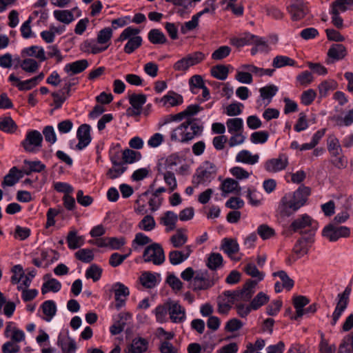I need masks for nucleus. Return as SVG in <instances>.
Wrapping results in <instances>:
<instances>
[{
  "mask_svg": "<svg viewBox=\"0 0 353 353\" xmlns=\"http://www.w3.org/2000/svg\"><path fill=\"white\" fill-rule=\"evenodd\" d=\"M319 227L318 223L307 214L298 216L283 233L290 236L293 232L307 234L300 238L294 247V252L297 254L304 255L308 252V245L314 242V236Z\"/></svg>",
  "mask_w": 353,
  "mask_h": 353,
  "instance_id": "f257e3e1",
  "label": "nucleus"
},
{
  "mask_svg": "<svg viewBox=\"0 0 353 353\" xmlns=\"http://www.w3.org/2000/svg\"><path fill=\"white\" fill-rule=\"evenodd\" d=\"M310 194V189L301 185L293 194L285 195L282 198L279 207L281 213L285 216H290L305 204Z\"/></svg>",
  "mask_w": 353,
  "mask_h": 353,
  "instance_id": "f03ea898",
  "label": "nucleus"
},
{
  "mask_svg": "<svg viewBox=\"0 0 353 353\" xmlns=\"http://www.w3.org/2000/svg\"><path fill=\"white\" fill-rule=\"evenodd\" d=\"M216 171V166L213 163L208 161L203 162L194 174L192 183L195 185H208L215 178Z\"/></svg>",
  "mask_w": 353,
  "mask_h": 353,
  "instance_id": "7ed1b4c3",
  "label": "nucleus"
},
{
  "mask_svg": "<svg viewBox=\"0 0 353 353\" xmlns=\"http://www.w3.org/2000/svg\"><path fill=\"white\" fill-rule=\"evenodd\" d=\"M143 258L145 262H152L156 265H161L165 260L163 249L157 243H153L145 248Z\"/></svg>",
  "mask_w": 353,
  "mask_h": 353,
  "instance_id": "20e7f679",
  "label": "nucleus"
},
{
  "mask_svg": "<svg viewBox=\"0 0 353 353\" xmlns=\"http://www.w3.org/2000/svg\"><path fill=\"white\" fill-rule=\"evenodd\" d=\"M352 292L351 286L347 285L342 293H339L336 297V306L332 314L331 325L334 326L343 312L347 307L350 295Z\"/></svg>",
  "mask_w": 353,
  "mask_h": 353,
  "instance_id": "39448f33",
  "label": "nucleus"
},
{
  "mask_svg": "<svg viewBox=\"0 0 353 353\" xmlns=\"http://www.w3.org/2000/svg\"><path fill=\"white\" fill-rule=\"evenodd\" d=\"M43 136L40 132L36 130L27 132L26 138L22 141L21 145L27 152L36 153L42 145Z\"/></svg>",
  "mask_w": 353,
  "mask_h": 353,
  "instance_id": "423d86ee",
  "label": "nucleus"
},
{
  "mask_svg": "<svg viewBox=\"0 0 353 353\" xmlns=\"http://www.w3.org/2000/svg\"><path fill=\"white\" fill-rule=\"evenodd\" d=\"M204 59L205 54L203 52H194L177 61L173 65V68L175 71L186 72L191 66L201 63Z\"/></svg>",
  "mask_w": 353,
  "mask_h": 353,
  "instance_id": "0eeeda50",
  "label": "nucleus"
},
{
  "mask_svg": "<svg viewBox=\"0 0 353 353\" xmlns=\"http://www.w3.org/2000/svg\"><path fill=\"white\" fill-rule=\"evenodd\" d=\"M350 229L346 226L336 227L332 223L326 225L322 232V235L330 241H336L342 237H348Z\"/></svg>",
  "mask_w": 353,
  "mask_h": 353,
  "instance_id": "6e6552de",
  "label": "nucleus"
},
{
  "mask_svg": "<svg viewBox=\"0 0 353 353\" xmlns=\"http://www.w3.org/2000/svg\"><path fill=\"white\" fill-rule=\"evenodd\" d=\"M288 157L286 154H280L276 158H272L265 161V170L270 173H276L285 170L288 165Z\"/></svg>",
  "mask_w": 353,
  "mask_h": 353,
  "instance_id": "1a4fd4ad",
  "label": "nucleus"
},
{
  "mask_svg": "<svg viewBox=\"0 0 353 353\" xmlns=\"http://www.w3.org/2000/svg\"><path fill=\"white\" fill-rule=\"evenodd\" d=\"M111 291L114 294L116 303L115 308L119 310L125 305V301L130 294V290L128 287L120 282H117L112 285Z\"/></svg>",
  "mask_w": 353,
  "mask_h": 353,
  "instance_id": "9d476101",
  "label": "nucleus"
},
{
  "mask_svg": "<svg viewBox=\"0 0 353 353\" xmlns=\"http://www.w3.org/2000/svg\"><path fill=\"white\" fill-rule=\"evenodd\" d=\"M169 318L172 323H181L186 319L185 309L176 301H168Z\"/></svg>",
  "mask_w": 353,
  "mask_h": 353,
  "instance_id": "9b49d317",
  "label": "nucleus"
},
{
  "mask_svg": "<svg viewBox=\"0 0 353 353\" xmlns=\"http://www.w3.org/2000/svg\"><path fill=\"white\" fill-rule=\"evenodd\" d=\"M257 281L248 280L241 290H236L235 303L250 301L255 292Z\"/></svg>",
  "mask_w": 353,
  "mask_h": 353,
  "instance_id": "f8f14e48",
  "label": "nucleus"
},
{
  "mask_svg": "<svg viewBox=\"0 0 353 353\" xmlns=\"http://www.w3.org/2000/svg\"><path fill=\"white\" fill-rule=\"evenodd\" d=\"M192 134L188 132L186 125L183 122L170 132V141L186 143L192 140Z\"/></svg>",
  "mask_w": 353,
  "mask_h": 353,
  "instance_id": "ddd939ff",
  "label": "nucleus"
},
{
  "mask_svg": "<svg viewBox=\"0 0 353 353\" xmlns=\"http://www.w3.org/2000/svg\"><path fill=\"white\" fill-rule=\"evenodd\" d=\"M77 137L79 142L76 145V148L78 150H82L87 147L91 141L90 126L88 124L81 125L77 130Z\"/></svg>",
  "mask_w": 353,
  "mask_h": 353,
  "instance_id": "4468645a",
  "label": "nucleus"
},
{
  "mask_svg": "<svg viewBox=\"0 0 353 353\" xmlns=\"http://www.w3.org/2000/svg\"><path fill=\"white\" fill-rule=\"evenodd\" d=\"M214 285V283L209 280L206 271H198L195 273L193 279V287L195 290H205Z\"/></svg>",
  "mask_w": 353,
  "mask_h": 353,
  "instance_id": "2eb2a0df",
  "label": "nucleus"
},
{
  "mask_svg": "<svg viewBox=\"0 0 353 353\" xmlns=\"http://www.w3.org/2000/svg\"><path fill=\"white\" fill-rule=\"evenodd\" d=\"M148 348V341L141 337L134 338L124 350L125 353H143Z\"/></svg>",
  "mask_w": 353,
  "mask_h": 353,
  "instance_id": "dca6fc26",
  "label": "nucleus"
},
{
  "mask_svg": "<svg viewBox=\"0 0 353 353\" xmlns=\"http://www.w3.org/2000/svg\"><path fill=\"white\" fill-rule=\"evenodd\" d=\"M290 12L293 21H299L309 13V8L303 0H297L295 3L291 6Z\"/></svg>",
  "mask_w": 353,
  "mask_h": 353,
  "instance_id": "f3484780",
  "label": "nucleus"
},
{
  "mask_svg": "<svg viewBox=\"0 0 353 353\" xmlns=\"http://www.w3.org/2000/svg\"><path fill=\"white\" fill-rule=\"evenodd\" d=\"M192 252V250L190 245L185 246L182 251H171L169 253V261L172 265H179L185 261L190 256Z\"/></svg>",
  "mask_w": 353,
  "mask_h": 353,
  "instance_id": "a211bd4d",
  "label": "nucleus"
},
{
  "mask_svg": "<svg viewBox=\"0 0 353 353\" xmlns=\"http://www.w3.org/2000/svg\"><path fill=\"white\" fill-rule=\"evenodd\" d=\"M146 99V95L143 94H132L129 97V103L132 107V115L141 114L142 106L145 103Z\"/></svg>",
  "mask_w": 353,
  "mask_h": 353,
  "instance_id": "6ab92c4d",
  "label": "nucleus"
},
{
  "mask_svg": "<svg viewBox=\"0 0 353 353\" xmlns=\"http://www.w3.org/2000/svg\"><path fill=\"white\" fill-rule=\"evenodd\" d=\"M129 313H120L114 317V324L110 327V332L113 335L120 334L124 329L127 321L130 319Z\"/></svg>",
  "mask_w": 353,
  "mask_h": 353,
  "instance_id": "aec40b11",
  "label": "nucleus"
},
{
  "mask_svg": "<svg viewBox=\"0 0 353 353\" xmlns=\"http://www.w3.org/2000/svg\"><path fill=\"white\" fill-rule=\"evenodd\" d=\"M178 215L173 211H166L159 219V222L164 225L167 232L174 230L176 228Z\"/></svg>",
  "mask_w": 353,
  "mask_h": 353,
  "instance_id": "412c9836",
  "label": "nucleus"
},
{
  "mask_svg": "<svg viewBox=\"0 0 353 353\" xmlns=\"http://www.w3.org/2000/svg\"><path fill=\"white\" fill-rule=\"evenodd\" d=\"M23 176V171L17 167H12L9 172L4 176L2 185L5 186H13Z\"/></svg>",
  "mask_w": 353,
  "mask_h": 353,
  "instance_id": "4be33fe9",
  "label": "nucleus"
},
{
  "mask_svg": "<svg viewBox=\"0 0 353 353\" xmlns=\"http://www.w3.org/2000/svg\"><path fill=\"white\" fill-rule=\"evenodd\" d=\"M88 61L86 59H81L66 64L63 70L69 75H74L83 72L88 68Z\"/></svg>",
  "mask_w": 353,
  "mask_h": 353,
  "instance_id": "5701e85b",
  "label": "nucleus"
},
{
  "mask_svg": "<svg viewBox=\"0 0 353 353\" xmlns=\"http://www.w3.org/2000/svg\"><path fill=\"white\" fill-rule=\"evenodd\" d=\"M210 9L205 8L203 10L199 12L196 14L192 17L190 21L185 22L181 28V32L182 34H186L188 32L193 30L199 25V18L204 14L209 13Z\"/></svg>",
  "mask_w": 353,
  "mask_h": 353,
  "instance_id": "b1692460",
  "label": "nucleus"
},
{
  "mask_svg": "<svg viewBox=\"0 0 353 353\" xmlns=\"http://www.w3.org/2000/svg\"><path fill=\"white\" fill-rule=\"evenodd\" d=\"M46 165L40 161H23V165L21 171L23 175H30L32 172H40L45 170Z\"/></svg>",
  "mask_w": 353,
  "mask_h": 353,
  "instance_id": "393cba45",
  "label": "nucleus"
},
{
  "mask_svg": "<svg viewBox=\"0 0 353 353\" xmlns=\"http://www.w3.org/2000/svg\"><path fill=\"white\" fill-rule=\"evenodd\" d=\"M57 345L61 348L63 353H75L76 342L70 336L64 337L60 334L58 336Z\"/></svg>",
  "mask_w": 353,
  "mask_h": 353,
  "instance_id": "a878e982",
  "label": "nucleus"
},
{
  "mask_svg": "<svg viewBox=\"0 0 353 353\" xmlns=\"http://www.w3.org/2000/svg\"><path fill=\"white\" fill-rule=\"evenodd\" d=\"M347 54L346 48L339 43L332 44L327 51V56L333 61L343 59Z\"/></svg>",
  "mask_w": 353,
  "mask_h": 353,
  "instance_id": "bb28decb",
  "label": "nucleus"
},
{
  "mask_svg": "<svg viewBox=\"0 0 353 353\" xmlns=\"http://www.w3.org/2000/svg\"><path fill=\"white\" fill-rule=\"evenodd\" d=\"M221 249L232 259V255L239 252V245L236 240L225 238L222 240Z\"/></svg>",
  "mask_w": 353,
  "mask_h": 353,
  "instance_id": "cd10ccee",
  "label": "nucleus"
},
{
  "mask_svg": "<svg viewBox=\"0 0 353 353\" xmlns=\"http://www.w3.org/2000/svg\"><path fill=\"white\" fill-rule=\"evenodd\" d=\"M259 159V155L252 154L251 152L247 150L240 151L236 156V161L246 163L249 165L256 164Z\"/></svg>",
  "mask_w": 353,
  "mask_h": 353,
  "instance_id": "c85d7f7f",
  "label": "nucleus"
},
{
  "mask_svg": "<svg viewBox=\"0 0 353 353\" xmlns=\"http://www.w3.org/2000/svg\"><path fill=\"white\" fill-rule=\"evenodd\" d=\"M256 41H258L257 36L250 32H245L240 37L232 39L231 43L232 45L240 48L245 45L254 44Z\"/></svg>",
  "mask_w": 353,
  "mask_h": 353,
  "instance_id": "c756f323",
  "label": "nucleus"
},
{
  "mask_svg": "<svg viewBox=\"0 0 353 353\" xmlns=\"http://www.w3.org/2000/svg\"><path fill=\"white\" fill-rule=\"evenodd\" d=\"M107 45L105 47H100L97 41L93 39L86 40L81 45V50L83 52H90L92 54H98L102 52L108 48Z\"/></svg>",
  "mask_w": 353,
  "mask_h": 353,
  "instance_id": "7c9ffc66",
  "label": "nucleus"
},
{
  "mask_svg": "<svg viewBox=\"0 0 353 353\" xmlns=\"http://www.w3.org/2000/svg\"><path fill=\"white\" fill-rule=\"evenodd\" d=\"M18 130V125L10 117H1V131L9 134H13Z\"/></svg>",
  "mask_w": 353,
  "mask_h": 353,
  "instance_id": "2f4dec72",
  "label": "nucleus"
},
{
  "mask_svg": "<svg viewBox=\"0 0 353 353\" xmlns=\"http://www.w3.org/2000/svg\"><path fill=\"white\" fill-rule=\"evenodd\" d=\"M327 150L332 156L338 157L342 152L339 140L334 135H330L327 140Z\"/></svg>",
  "mask_w": 353,
  "mask_h": 353,
  "instance_id": "473e14b6",
  "label": "nucleus"
},
{
  "mask_svg": "<svg viewBox=\"0 0 353 353\" xmlns=\"http://www.w3.org/2000/svg\"><path fill=\"white\" fill-rule=\"evenodd\" d=\"M221 190L224 193L228 194L236 192V193L239 194L241 191V187L236 181L231 178H228L223 181L221 185Z\"/></svg>",
  "mask_w": 353,
  "mask_h": 353,
  "instance_id": "72a5a7b5",
  "label": "nucleus"
},
{
  "mask_svg": "<svg viewBox=\"0 0 353 353\" xmlns=\"http://www.w3.org/2000/svg\"><path fill=\"white\" fill-rule=\"evenodd\" d=\"M23 52L27 56L34 57L38 59L40 61H43L46 59L44 49L41 46H32L25 48Z\"/></svg>",
  "mask_w": 353,
  "mask_h": 353,
  "instance_id": "f704fd0d",
  "label": "nucleus"
},
{
  "mask_svg": "<svg viewBox=\"0 0 353 353\" xmlns=\"http://www.w3.org/2000/svg\"><path fill=\"white\" fill-rule=\"evenodd\" d=\"M43 314L46 316L44 319L46 321H50L57 312V306L54 301L48 300L41 305Z\"/></svg>",
  "mask_w": 353,
  "mask_h": 353,
  "instance_id": "c9c22d12",
  "label": "nucleus"
},
{
  "mask_svg": "<svg viewBox=\"0 0 353 353\" xmlns=\"http://www.w3.org/2000/svg\"><path fill=\"white\" fill-rule=\"evenodd\" d=\"M185 125H186V130L188 132H190L192 134V139L195 137L200 136L203 130V127L201 125H199L198 123L195 121V119H188L183 122Z\"/></svg>",
  "mask_w": 353,
  "mask_h": 353,
  "instance_id": "e433bc0d",
  "label": "nucleus"
},
{
  "mask_svg": "<svg viewBox=\"0 0 353 353\" xmlns=\"http://www.w3.org/2000/svg\"><path fill=\"white\" fill-rule=\"evenodd\" d=\"M153 313L155 314L157 322L162 323L168 321L167 314H169L168 301L163 305H158Z\"/></svg>",
  "mask_w": 353,
  "mask_h": 353,
  "instance_id": "4c0bfd02",
  "label": "nucleus"
},
{
  "mask_svg": "<svg viewBox=\"0 0 353 353\" xmlns=\"http://www.w3.org/2000/svg\"><path fill=\"white\" fill-rule=\"evenodd\" d=\"M148 40L153 44H163L167 42L165 34L159 29H152L148 34Z\"/></svg>",
  "mask_w": 353,
  "mask_h": 353,
  "instance_id": "58836bf2",
  "label": "nucleus"
},
{
  "mask_svg": "<svg viewBox=\"0 0 353 353\" xmlns=\"http://www.w3.org/2000/svg\"><path fill=\"white\" fill-rule=\"evenodd\" d=\"M61 288V283L55 279H50L44 282L41 287V293L45 294L50 291L59 292Z\"/></svg>",
  "mask_w": 353,
  "mask_h": 353,
  "instance_id": "ea45409f",
  "label": "nucleus"
},
{
  "mask_svg": "<svg viewBox=\"0 0 353 353\" xmlns=\"http://www.w3.org/2000/svg\"><path fill=\"white\" fill-rule=\"evenodd\" d=\"M184 232H185L184 229H178L176 234L171 236L170 241L174 248H180L187 242L188 236Z\"/></svg>",
  "mask_w": 353,
  "mask_h": 353,
  "instance_id": "a19ab883",
  "label": "nucleus"
},
{
  "mask_svg": "<svg viewBox=\"0 0 353 353\" xmlns=\"http://www.w3.org/2000/svg\"><path fill=\"white\" fill-rule=\"evenodd\" d=\"M228 131L230 134L240 132L243 130V121L241 118L229 119L226 121Z\"/></svg>",
  "mask_w": 353,
  "mask_h": 353,
  "instance_id": "79ce46f5",
  "label": "nucleus"
},
{
  "mask_svg": "<svg viewBox=\"0 0 353 353\" xmlns=\"http://www.w3.org/2000/svg\"><path fill=\"white\" fill-rule=\"evenodd\" d=\"M308 299L303 296H298L294 299V305L296 308V314L294 319L301 317L304 314L303 307L308 303Z\"/></svg>",
  "mask_w": 353,
  "mask_h": 353,
  "instance_id": "37998d69",
  "label": "nucleus"
},
{
  "mask_svg": "<svg viewBox=\"0 0 353 353\" xmlns=\"http://www.w3.org/2000/svg\"><path fill=\"white\" fill-rule=\"evenodd\" d=\"M140 282L146 288H152L157 284L156 274L151 272H144L140 276Z\"/></svg>",
  "mask_w": 353,
  "mask_h": 353,
  "instance_id": "c03bdc74",
  "label": "nucleus"
},
{
  "mask_svg": "<svg viewBox=\"0 0 353 353\" xmlns=\"http://www.w3.org/2000/svg\"><path fill=\"white\" fill-rule=\"evenodd\" d=\"M67 242L70 249L74 250L83 244L82 236H78L76 231H70L67 237Z\"/></svg>",
  "mask_w": 353,
  "mask_h": 353,
  "instance_id": "a18cd8bd",
  "label": "nucleus"
},
{
  "mask_svg": "<svg viewBox=\"0 0 353 353\" xmlns=\"http://www.w3.org/2000/svg\"><path fill=\"white\" fill-rule=\"evenodd\" d=\"M161 101H163L164 104L169 103L171 106H176L183 103V97L181 95L171 91L163 96L161 99Z\"/></svg>",
  "mask_w": 353,
  "mask_h": 353,
  "instance_id": "49530a36",
  "label": "nucleus"
},
{
  "mask_svg": "<svg viewBox=\"0 0 353 353\" xmlns=\"http://www.w3.org/2000/svg\"><path fill=\"white\" fill-rule=\"evenodd\" d=\"M278 92L277 86L274 85H270L264 86L259 89L260 96L263 99H268V104L271 101L272 98L276 95Z\"/></svg>",
  "mask_w": 353,
  "mask_h": 353,
  "instance_id": "de8ad7c7",
  "label": "nucleus"
},
{
  "mask_svg": "<svg viewBox=\"0 0 353 353\" xmlns=\"http://www.w3.org/2000/svg\"><path fill=\"white\" fill-rule=\"evenodd\" d=\"M338 353H353V332L343 339Z\"/></svg>",
  "mask_w": 353,
  "mask_h": 353,
  "instance_id": "09e8293b",
  "label": "nucleus"
},
{
  "mask_svg": "<svg viewBox=\"0 0 353 353\" xmlns=\"http://www.w3.org/2000/svg\"><path fill=\"white\" fill-rule=\"evenodd\" d=\"M295 63L294 60L287 56L278 55L274 58L272 66L276 68H280L286 65L294 66Z\"/></svg>",
  "mask_w": 353,
  "mask_h": 353,
  "instance_id": "8fccbe9b",
  "label": "nucleus"
},
{
  "mask_svg": "<svg viewBox=\"0 0 353 353\" xmlns=\"http://www.w3.org/2000/svg\"><path fill=\"white\" fill-rule=\"evenodd\" d=\"M54 17L57 20L65 24H69L74 20V16L70 10H54Z\"/></svg>",
  "mask_w": 353,
  "mask_h": 353,
  "instance_id": "3c124183",
  "label": "nucleus"
},
{
  "mask_svg": "<svg viewBox=\"0 0 353 353\" xmlns=\"http://www.w3.org/2000/svg\"><path fill=\"white\" fill-rule=\"evenodd\" d=\"M223 256L219 253H212L208 259L207 265L210 270H216L223 265Z\"/></svg>",
  "mask_w": 353,
  "mask_h": 353,
  "instance_id": "603ef678",
  "label": "nucleus"
},
{
  "mask_svg": "<svg viewBox=\"0 0 353 353\" xmlns=\"http://www.w3.org/2000/svg\"><path fill=\"white\" fill-rule=\"evenodd\" d=\"M273 276H278L281 281L283 288L287 289L288 290H291L294 286V281L290 278V276L288 275V274L283 271H278L275 272L272 274Z\"/></svg>",
  "mask_w": 353,
  "mask_h": 353,
  "instance_id": "864d4df0",
  "label": "nucleus"
},
{
  "mask_svg": "<svg viewBox=\"0 0 353 353\" xmlns=\"http://www.w3.org/2000/svg\"><path fill=\"white\" fill-rule=\"evenodd\" d=\"M228 68L224 65H217L211 69L212 75L217 79L225 80L228 76Z\"/></svg>",
  "mask_w": 353,
  "mask_h": 353,
  "instance_id": "5fc2aeb1",
  "label": "nucleus"
},
{
  "mask_svg": "<svg viewBox=\"0 0 353 353\" xmlns=\"http://www.w3.org/2000/svg\"><path fill=\"white\" fill-rule=\"evenodd\" d=\"M269 296L263 292H259L256 296L252 300L250 305L253 310H256L262 305L268 302Z\"/></svg>",
  "mask_w": 353,
  "mask_h": 353,
  "instance_id": "6e6d98bb",
  "label": "nucleus"
},
{
  "mask_svg": "<svg viewBox=\"0 0 353 353\" xmlns=\"http://www.w3.org/2000/svg\"><path fill=\"white\" fill-rule=\"evenodd\" d=\"M142 43L141 37H134L128 39V41L124 46V52L127 54L132 53L136 49L139 48Z\"/></svg>",
  "mask_w": 353,
  "mask_h": 353,
  "instance_id": "4d7b16f0",
  "label": "nucleus"
},
{
  "mask_svg": "<svg viewBox=\"0 0 353 353\" xmlns=\"http://www.w3.org/2000/svg\"><path fill=\"white\" fill-rule=\"evenodd\" d=\"M138 226L139 229L146 232H149L152 231L155 228L156 222L152 216L146 215L139 223Z\"/></svg>",
  "mask_w": 353,
  "mask_h": 353,
  "instance_id": "13d9d810",
  "label": "nucleus"
},
{
  "mask_svg": "<svg viewBox=\"0 0 353 353\" xmlns=\"http://www.w3.org/2000/svg\"><path fill=\"white\" fill-rule=\"evenodd\" d=\"M217 302L219 313L225 315L228 314L232 308V305L235 303V302L231 301L230 299H224L222 296L218 298Z\"/></svg>",
  "mask_w": 353,
  "mask_h": 353,
  "instance_id": "bf43d9fd",
  "label": "nucleus"
},
{
  "mask_svg": "<svg viewBox=\"0 0 353 353\" xmlns=\"http://www.w3.org/2000/svg\"><path fill=\"white\" fill-rule=\"evenodd\" d=\"M341 10H338L333 5L331 6L330 13L332 15V23L337 28L341 29L343 28V20L340 17Z\"/></svg>",
  "mask_w": 353,
  "mask_h": 353,
  "instance_id": "052dcab7",
  "label": "nucleus"
},
{
  "mask_svg": "<svg viewBox=\"0 0 353 353\" xmlns=\"http://www.w3.org/2000/svg\"><path fill=\"white\" fill-rule=\"evenodd\" d=\"M1 307L5 316L10 318L16 309V304L13 301H7L6 298L1 294Z\"/></svg>",
  "mask_w": 353,
  "mask_h": 353,
  "instance_id": "680f3d73",
  "label": "nucleus"
},
{
  "mask_svg": "<svg viewBox=\"0 0 353 353\" xmlns=\"http://www.w3.org/2000/svg\"><path fill=\"white\" fill-rule=\"evenodd\" d=\"M244 271L252 277L257 278V280H255L257 283L264 278V274L256 268L254 263H248L244 268Z\"/></svg>",
  "mask_w": 353,
  "mask_h": 353,
  "instance_id": "e2e57ef3",
  "label": "nucleus"
},
{
  "mask_svg": "<svg viewBox=\"0 0 353 353\" xmlns=\"http://www.w3.org/2000/svg\"><path fill=\"white\" fill-rule=\"evenodd\" d=\"M336 86L337 83L334 81L322 82L319 86L320 96L321 97H326L329 92L335 90Z\"/></svg>",
  "mask_w": 353,
  "mask_h": 353,
  "instance_id": "0e129e2a",
  "label": "nucleus"
},
{
  "mask_svg": "<svg viewBox=\"0 0 353 353\" xmlns=\"http://www.w3.org/2000/svg\"><path fill=\"white\" fill-rule=\"evenodd\" d=\"M28 287H25L23 285L17 286V290L19 291H21V292H22V294H21L22 299L26 302L32 301L38 294L37 290H36V289L28 290Z\"/></svg>",
  "mask_w": 353,
  "mask_h": 353,
  "instance_id": "69168bd1",
  "label": "nucleus"
},
{
  "mask_svg": "<svg viewBox=\"0 0 353 353\" xmlns=\"http://www.w3.org/2000/svg\"><path fill=\"white\" fill-rule=\"evenodd\" d=\"M75 256L83 263H90L94 259V254L90 249H80L75 253Z\"/></svg>",
  "mask_w": 353,
  "mask_h": 353,
  "instance_id": "338daca9",
  "label": "nucleus"
},
{
  "mask_svg": "<svg viewBox=\"0 0 353 353\" xmlns=\"http://www.w3.org/2000/svg\"><path fill=\"white\" fill-rule=\"evenodd\" d=\"M102 270L96 264H92L85 272V277L92 279L94 282L99 281L101 276Z\"/></svg>",
  "mask_w": 353,
  "mask_h": 353,
  "instance_id": "774afa93",
  "label": "nucleus"
}]
</instances>
